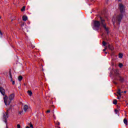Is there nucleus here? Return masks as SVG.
<instances>
[{
  "label": "nucleus",
  "mask_w": 128,
  "mask_h": 128,
  "mask_svg": "<svg viewBox=\"0 0 128 128\" xmlns=\"http://www.w3.org/2000/svg\"><path fill=\"white\" fill-rule=\"evenodd\" d=\"M100 20H93L92 22V28L95 30H102V28H100V24L102 28L106 30V32L108 33V28L106 27V20L100 17Z\"/></svg>",
  "instance_id": "obj_1"
},
{
  "label": "nucleus",
  "mask_w": 128,
  "mask_h": 128,
  "mask_svg": "<svg viewBox=\"0 0 128 128\" xmlns=\"http://www.w3.org/2000/svg\"><path fill=\"white\" fill-rule=\"evenodd\" d=\"M119 8L120 10V12H121V14L117 16H114L112 20V22H114H114H118V24H120V22H122V20L123 16L122 14L124 12L126 7H124V6L122 4H120Z\"/></svg>",
  "instance_id": "obj_2"
},
{
  "label": "nucleus",
  "mask_w": 128,
  "mask_h": 128,
  "mask_svg": "<svg viewBox=\"0 0 128 128\" xmlns=\"http://www.w3.org/2000/svg\"><path fill=\"white\" fill-rule=\"evenodd\" d=\"M4 100L6 106H10L12 102V100L8 98V97L6 95L4 97Z\"/></svg>",
  "instance_id": "obj_3"
},
{
  "label": "nucleus",
  "mask_w": 128,
  "mask_h": 128,
  "mask_svg": "<svg viewBox=\"0 0 128 128\" xmlns=\"http://www.w3.org/2000/svg\"><path fill=\"white\" fill-rule=\"evenodd\" d=\"M8 118V113L7 112L4 113L3 114V120H4V122H6V119Z\"/></svg>",
  "instance_id": "obj_4"
},
{
  "label": "nucleus",
  "mask_w": 128,
  "mask_h": 128,
  "mask_svg": "<svg viewBox=\"0 0 128 128\" xmlns=\"http://www.w3.org/2000/svg\"><path fill=\"white\" fill-rule=\"evenodd\" d=\"M14 98H16V94H14V93L10 94L8 97L9 100H10L11 101L14 100Z\"/></svg>",
  "instance_id": "obj_5"
},
{
  "label": "nucleus",
  "mask_w": 128,
  "mask_h": 128,
  "mask_svg": "<svg viewBox=\"0 0 128 128\" xmlns=\"http://www.w3.org/2000/svg\"><path fill=\"white\" fill-rule=\"evenodd\" d=\"M0 92L4 96H6V90L2 87H0Z\"/></svg>",
  "instance_id": "obj_6"
},
{
  "label": "nucleus",
  "mask_w": 128,
  "mask_h": 128,
  "mask_svg": "<svg viewBox=\"0 0 128 128\" xmlns=\"http://www.w3.org/2000/svg\"><path fill=\"white\" fill-rule=\"evenodd\" d=\"M117 78H115V80H120V82H122L124 80V78L120 76V75Z\"/></svg>",
  "instance_id": "obj_7"
},
{
  "label": "nucleus",
  "mask_w": 128,
  "mask_h": 128,
  "mask_svg": "<svg viewBox=\"0 0 128 128\" xmlns=\"http://www.w3.org/2000/svg\"><path fill=\"white\" fill-rule=\"evenodd\" d=\"M9 76L10 78V82H12V84H14L15 82L14 81L12 80V72L10 70L9 71Z\"/></svg>",
  "instance_id": "obj_8"
},
{
  "label": "nucleus",
  "mask_w": 128,
  "mask_h": 128,
  "mask_svg": "<svg viewBox=\"0 0 128 128\" xmlns=\"http://www.w3.org/2000/svg\"><path fill=\"white\" fill-rule=\"evenodd\" d=\"M114 72L117 77H118V76H120V74H119L120 70H118L116 69L114 71Z\"/></svg>",
  "instance_id": "obj_9"
},
{
  "label": "nucleus",
  "mask_w": 128,
  "mask_h": 128,
  "mask_svg": "<svg viewBox=\"0 0 128 128\" xmlns=\"http://www.w3.org/2000/svg\"><path fill=\"white\" fill-rule=\"evenodd\" d=\"M108 48H109V50H114V48L112 45L108 44Z\"/></svg>",
  "instance_id": "obj_10"
},
{
  "label": "nucleus",
  "mask_w": 128,
  "mask_h": 128,
  "mask_svg": "<svg viewBox=\"0 0 128 128\" xmlns=\"http://www.w3.org/2000/svg\"><path fill=\"white\" fill-rule=\"evenodd\" d=\"M28 109V105H24L23 108L24 112H27Z\"/></svg>",
  "instance_id": "obj_11"
},
{
  "label": "nucleus",
  "mask_w": 128,
  "mask_h": 128,
  "mask_svg": "<svg viewBox=\"0 0 128 128\" xmlns=\"http://www.w3.org/2000/svg\"><path fill=\"white\" fill-rule=\"evenodd\" d=\"M22 20L24 22H26V20H28V16H22Z\"/></svg>",
  "instance_id": "obj_12"
},
{
  "label": "nucleus",
  "mask_w": 128,
  "mask_h": 128,
  "mask_svg": "<svg viewBox=\"0 0 128 128\" xmlns=\"http://www.w3.org/2000/svg\"><path fill=\"white\" fill-rule=\"evenodd\" d=\"M122 92H120V89H118V92H117L119 96H122Z\"/></svg>",
  "instance_id": "obj_13"
},
{
  "label": "nucleus",
  "mask_w": 128,
  "mask_h": 128,
  "mask_svg": "<svg viewBox=\"0 0 128 128\" xmlns=\"http://www.w3.org/2000/svg\"><path fill=\"white\" fill-rule=\"evenodd\" d=\"M22 76H20L18 77V80H19V82H22Z\"/></svg>",
  "instance_id": "obj_14"
},
{
  "label": "nucleus",
  "mask_w": 128,
  "mask_h": 128,
  "mask_svg": "<svg viewBox=\"0 0 128 128\" xmlns=\"http://www.w3.org/2000/svg\"><path fill=\"white\" fill-rule=\"evenodd\" d=\"M28 96H32V91H30V90H28Z\"/></svg>",
  "instance_id": "obj_15"
},
{
  "label": "nucleus",
  "mask_w": 128,
  "mask_h": 128,
  "mask_svg": "<svg viewBox=\"0 0 128 128\" xmlns=\"http://www.w3.org/2000/svg\"><path fill=\"white\" fill-rule=\"evenodd\" d=\"M124 122L125 124L128 125V120H126V118H124Z\"/></svg>",
  "instance_id": "obj_16"
},
{
  "label": "nucleus",
  "mask_w": 128,
  "mask_h": 128,
  "mask_svg": "<svg viewBox=\"0 0 128 128\" xmlns=\"http://www.w3.org/2000/svg\"><path fill=\"white\" fill-rule=\"evenodd\" d=\"M26 10V6H24L21 9L22 12H24Z\"/></svg>",
  "instance_id": "obj_17"
},
{
  "label": "nucleus",
  "mask_w": 128,
  "mask_h": 128,
  "mask_svg": "<svg viewBox=\"0 0 128 128\" xmlns=\"http://www.w3.org/2000/svg\"><path fill=\"white\" fill-rule=\"evenodd\" d=\"M118 66H119V68H122L124 66V64H122V63H120L119 65H118Z\"/></svg>",
  "instance_id": "obj_18"
},
{
  "label": "nucleus",
  "mask_w": 128,
  "mask_h": 128,
  "mask_svg": "<svg viewBox=\"0 0 128 128\" xmlns=\"http://www.w3.org/2000/svg\"><path fill=\"white\" fill-rule=\"evenodd\" d=\"M113 104H118V100H114Z\"/></svg>",
  "instance_id": "obj_19"
},
{
  "label": "nucleus",
  "mask_w": 128,
  "mask_h": 128,
  "mask_svg": "<svg viewBox=\"0 0 128 128\" xmlns=\"http://www.w3.org/2000/svg\"><path fill=\"white\" fill-rule=\"evenodd\" d=\"M123 55L122 54H119V58H122Z\"/></svg>",
  "instance_id": "obj_20"
},
{
  "label": "nucleus",
  "mask_w": 128,
  "mask_h": 128,
  "mask_svg": "<svg viewBox=\"0 0 128 128\" xmlns=\"http://www.w3.org/2000/svg\"><path fill=\"white\" fill-rule=\"evenodd\" d=\"M29 125H30V128H34V126L32 125V124L31 122H30V123L29 124Z\"/></svg>",
  "instance_id": "obj_21"
},
{
  "label": "nucleus",
  "mask_w": 128,
  "mask_h": 128,
  "mask_svg": "<svg viewBox=\"0 0 128 128\" xmlns=\"http://www.w3.org/2000/svg\"><path fill=\"white\" fill-rule=\"evenodd\" d=\"M102 44H103V46H105L106 45V42H104V41H103Z\"/></svg>",
  "instance_id": "obj_22"
},
{
  "label": "nucleus",
  "mask_w": 128,
  "mask_h": 128,
  "mask_svg": "<svg viewBox=\"0 0 128 128\" xmlns=\"http://www.w3.org/2000/svg\"><path fill=\"white\" fill-rule=\"evenodd\" d=\"M17 128H20V124H17Z\"/></svg>",
  "instance_id": "obj_23"
},
{
  "label": "nucleus",
  "mask_w": 128,
  "mask_h": 128,
  "mask_svg": "<svg viewBox=\"0 0 128 128\" xmlns=\"http://www.w3.org/2000/svg\"><path fill=\"white\" fill-rule=\"evenodd\" d=\"M0 36H2V32L0 30Z\"/></svg>",
  "instance_id": "obj_24"
},
{
  "label": "nucleus",
  "mask_w": 128,
  "mask_h": 128,
  "mask_svg": "<svg viewBox=\"0 0 128 128\" xmlns=\"http://www.w3.org/2000/svg\"><path fill=\"white\" fill-rule=\"evenodd\" d=\"M120 98H121V96H118L117 98H118V100H120Z\"/></svg>",
  "instance_id": "obj_25"
},
{
  "label": "nucleus",
  "mask_w": 128,
  "mask_h": 128,
  "mask_svg": "<svg viewBox=\"0 0 128 128\" xmlns=\"http://www.w3.org/2000/svg\"><path fill=\"white\" fill-rule=\"evenodd\" d=\"M106 48L103 50V52H106Z\"/></svg>",
  "instance_id": "obj_26"
},
{
  "label": "nucleus",
  "mask_w": 128,
  "mask_h": 128,
  "mask_svg": "<svg viewBox=\"0 0 128 128\" xmlns=\"http://www.w3.org/2000/svg\"><path fill=\"white\" fill-rule=\"evenodd\" d=\"M56 124L58 126H60V122H58Z\"/></svg>",
  "instance_id": "obj_27"
},
{
  "label": "nucleus",
  "mask_w": 128,
  "mask_h": 128,
  "mask_svg": "<svg viewBox=\"0 0 128 128\" xmlns=\"http://www.w3.org/2000/svg\"><path fill=\"white\" fill-rule=\"evenodd\" d=\"M46 112H48V113H50V110H47V111H46Z\"/></svg>",
  "instance_id": "obj_28"
},
{
  "label": "nucleus",
  "mask_w": 128,
  "mask_h": 128,
  "mask_svg": "<svg viewBox=\"0 0 128 128\" xmlns=\"http://www.w3.org/2000/svg\"><path fill=\"white\" fill-rule=\"evenodd\" d=\"M114 83L115 84H118V83L116 82H114Z\"/></svg>",
  "instance_id": "obj_29"
},
{
  "label": "nucleus",
  "mask_w": 128,
  "mask_h": 128,
  "mask_svg": "<svg viewBox=\"0 0 128 128\" xmlns=\"http://www.w3.org/2000/svg\"><path fill=\"white\" fill-rule=\"evenodd\" d=\"M53 117L56 119V116H54V114L53 115Z\"/></svg>",
  "instance_id": "obj_30"
},
{
  "label": "nucleus",
  "mask_w": 128,
  "mask_h": 128,
  "mask_svg": "<svg viewBox=\"0 0 128 128\" xmlns=\"http://www.w3.org/2000/svg\"><path fill=\"white\" fill-rule=\"evenodd\" d=\"M126 91H124V94H126Z\"/></svg>",
  "instance_id": "obj_31"
},
{
  "label": "nucleus",
  "mask_w": 128,
  "mask_h": 128,
  "mask_svg": "<svg viewBox=\"0 0 128 128\" xmlns=\"http://www.w3.org/2000/svg\"><path fill=\"white\" fill-rule=\"evenodd\" d=\"M26 128H30V126H26Z\"/></svg>",
  "instance_id": "obj_32"
},
{
  "label": "nucleus",
  "mask_w": 128,
  "mask_h": 128,
  "mask_svg": "<svg viewBox=\"0 0 128 128\" xmlns=\"http://www.w3.org/2000/svg\"><path fill=\"white\" fill-rule=\"evenodd\" d=\"M115 112H118V110H115Z\"/></svg>",
  "instance_id": "obj_33"
},
{
  "label": "nucleus",
  "mask_w": 128,
  "mask_h": 128,
  "mask_svg": "<svg viewBox=\"0 0 128 128\" xmlns=\"http://www.w3.org/2000/svg\"><path fill=\"white\" fill-rule=\"evenodd\" d=\"M105 54H108V52H105Z\"/></svg>",
  "instance_id": "obj_34"
},
{
  "label": "nucleus",
  "mask_w": 128,
  "mask_h": 128,
  "mask_svg": "<svg viewBox=\"0 0 128 128\" xmlns=\"http://www.w3.org/2000/svg\"><path fill=\"white\" fill-rule=\"evenodd\" d=\"M120 0H118V2H120Z\"/></svg>",
  "instance_id": "obj_35"
},
{
  "label": "nucleus",
  "mask_w": 128,
  "mask_h": 128,
  "mask_svg": "<svg viewBox=\"0 0 128 128\" xmlns=\"http://www.w3.org/2000/svg\"><path fill=\"white\" fill-rule=\"evenodd\" d=\"M2 18L0 17V19H1Z\"/></svg>",
  "instance_id": "obj_36"
}]
</instances>
